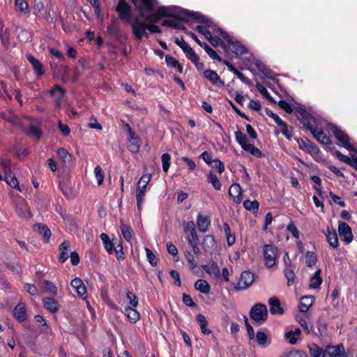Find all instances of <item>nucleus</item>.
Here are the masks:
<instances>
[{
    "instance_id": "obj_38",
    "label": "nucleus",
    "mask_w": 357,
    "mask_h": 357,
    "mask_svg": "<svg viewBox=\"0 0 357 357\" xmlns=\"http://www.w3.org/2000/svg\"><path fill=\"white\" fill-rule=\"evenodd\" d=\"M196 320L199 324L202 333L204 335H208L211 333V331L210 329H208L206 328L208 325V321L206 320V317L202 314H199L196 316Z\"/></svg>"
},
{
    "instance_id": "obj_1",
    "label": "nucleus",
    "mask_w": 357,
    "mask_h": 357,
    "mask_svg": "<svg viewBox=\"0 0 357 357\" xmlns=\"http://www.w3.org/2000/svg\"><path fill=\"white\" fill-rule=\"evenodd\" d=\"M158 13L161 17H172L182 22H189L190 20H195L206 26H212V21L203 16L201 13L183 10L174 6H160L158 8Z\"/></svg>"
},
{
    "instance_id": "obj_51",
    "label": "nucleus",
    "mask_w": 357,
    "mask_h": 357,
    "mask_svg": "<svg viewBox=\"0 0 357 357\" xmlns=\"http://www.w3.org/2000/svg\"><path fill=\"white\" fill-rule=\"evenodd\" d=\"M243 206L248 211H257L259 209V204L256 200L246 199L243 202Z\"/></svg>"
},
{
    "instance_id": "obj_31",
    "label": "nucleus",
    "mask_w": 357,
    "mask_h": 357,
    "mask_svg": "<svg viewBox=\"0 0 357 357\" xmlns=\"http://www.w3.org/2000/svg\"><path fill=\"white\" fill-rule=\"evenodd\" d=\"M335 155L340 161L351 165L357 170V156H353L352 158L350 159L348 156L343 155L339 151H335Z\"/></svg>"
},
{
    "instance_id": "obj_8",
    "label": "nucleus",
    "mask_w": 357,
    "mask_h": 357,
    "mask_svg": "<svg viewBox=\"0 0 357 357\" xmlns=\"http://www.w3.org/2000/svg\"><path fill=\"white\" fill-rule=\"evenodd\" d=\"M125 128L128 132V149L132 153H138L141 146L139 137L135 132L129 124L126 123Z\"/></svg>"
},
{
    "instance_id": "obj_37",
    "label": "nucleus",
    "mask_w": 357,
    "mask_h": 357,
    "mask_svg": "<svg viewBox=\"0 0 357 357\" xmlns=\"http://www.w3.org/2000/svg\"><path fill=\"white\" fill-rule=\"evenodd\" d=\"M146 190L143 187H137L136 190V199H137V206L139 211H141L142 208V205L144 201V197L146 195Z\"/></svg>"
},
{
    "instance_id": "obj_19",
    "label": "nucleus",
    "mask_w": 357,
    "mask_h": 357,
    "mask_svg": "<svg viewBox=\"0 0 357 357\" xmlns=\"http://www.w3.org/2000/svg\"><path fill=\"white\" fill-rule=\"evenodd\" d=\"M16 211L18 215L22 218L27 219L31 216L28 205L24 199H20L17 202Z\"/></svg>"
},
{
    "instance_id": "obj_25",
    "label": "nucleus",
    "mask_w": 357,
    "mask_h": 357,
    "mask_svg": "<svg viewBox=\"0 0 357 357\" xmlns=\"http://www.w3.org/2000/svg\"><path fill=\"white\" fill-rule=\"evenodd\" d=\"M197 224L199 231L206 232L208 229L211 221L208 217L199 213L197 217Z\"/></svg>"
},
{
    "instance_id": "obj_32",
    "label": "nucleus",
    "mask_w": 357,
    "mask_h": 357,
    "mask_svg": "<svg viewBox=\"0 0 357 357\" xmlns=\"http://www.w3.org/2000/svg\"><path fill=\"white\" fill-rule=\"evenodd\" d=\"M15 8L17 12L20 14L29 15V8L28 2L26 0H15Z\"/></svg>"
},
{
    "instance_id": "obj_36",
    "label": "nucleus",
    "mask_w": 357,
    "mask_h": 357,
    "mask_svg": "<svg viewBox=\"0 0 357 357\" xmlns=\"http://www.w3.org/2000/svg\"><path fill=\"white\" fill-rule=\"evenodd\" d=\"M195 288L196 290L204 294H208L211 290L210 284L205 280L202 279H199L195 282Z\"/></svg>"
},
{
    "instance_id": "obj_28",
    "label": "nucleus",
    "mask_w": 357,
    "mask_h": 357,
    "mask_svg": "<svg viewBox=\"0 0 357 357\" xmlns=\"http://www.w3.org/2000/svg\"><path fill=\"white\" fill-rule=\"evenodd\" d=\"M307 348L311 357H326V350L315 343L308 344Z\"/></svg>"
},
{
    "instance_id": "obj_64",
    "label": "nucleus",
    "mask_w": 357,
    "mask_h": 357,
    "mask_svg": "<svg viewBox=\"0 0 357 357\" xmlns=\"http://www.w3.org/2000/svg\"><path fill=\"white\" fill-rule=\"evenodd\" d=\"M151 179V174H144L142 176H141L140 179L139 180L137 183V187H143L144 188H146L147 185L150 182Z\"/></svg>"
},
{
    "instance_id": "obj_54",
    "label": "nucleus",
    "mask_w": 357,
    "mask_h": 357,
    "mask_svg": "<svg viewBox=\"0 0 357 357\" xmlns=\"http://www.w3.org/2000/svg\"><path fill=\"white\" fill-rule=\"evenodd\" d=\"M161 160L162 163V170L165 173H167L170 167L171 155L167 153H163L161 156Z\"/></svg>"
},
{
    "instance_id": "obj_15",
    "label": "nucleus",
    "mask_w": 357,
    "mask_h": 357,
    "mask_svg": "<svg viewBox=\"0 0 357 357\" xmlns=\"http://www.w3.org/2000/svg\"><path fill=\"white\" fill-rule=\"evenodd\" d=\"M309 130L313 135L314 137L322 144L328 145L331 144L330 137L327 136V135L323 130L313 126L311 128V129H309Z\"/></svg>"
},
{
    "instance_id": "obj_21",
    "label": "nucleus",
    "mask_w": 357,
    "mask_h": 357,
    "mask_svg": "<svg viewBox=\"0 0 357 357\" xmlns=\"http://www.w3.org/2000/svg\"><path fill=\"white\" fill-rule=\"evenodd\" d=\"M204 77L215 85H224V82L221 80L218 73L212 70H206L203 73Z\"/></svg>"
},
{
    "instance_id": "obj_49",
    "label": "nucleus",
    "mask_w": 357,
    "mask_h": 357,
    "mask_svg": "<svg viewBox=\"0 0 357 357\" xmlns=\"http://www.w3.org/2000/svg\"><path fill=\"white\" fill-rule=\"evenodd\" d=\"M59 156L63 160L64 163H69L71 162L73 156L68 153L67 149L64 148H59L57 150Z\"/></svg>"
},
{
    "instance_id": "obj_5",
    "label": "nucleus",
    "mask_w": 357,
    "mask_h": 357,
    "mask_svg": "<svg viewBox=\"0 0 357 357\" xmlns=\"http://www.w3.org/2000/svg\"><path fill=\"white\" fill-rule=\"evenodd\" d=\"M263 257L265 265L268 268H272L276 264L277 259L280 257V252L278 248L273 245L265 244L263 247Z\"/></svg>"
},
{
    "instance_id": "obj_52",
    "label": "nucleus",
    "mask_w": 357,
    "mask_h": 357,
    "mask_svg": "<svg viewBox=\"0 0 357 357\" xmlns=\"http://www.w3.org/2000/svg\"><path fill=\"white\" fill-rule=\"evenodd\" d=\"M284 275L287 280V285L291 286L294 282L295 274L291 268L285 267L284 271Z\"/></svg>"
},
{
    "instance_id": "obj_29",
    "label": "nucleus",
    "mask_w": 357,
    "mask_h": 357,
    "mask_svg": "<svg viewBox=\"0 0 357 357\" xmlns=\"http://www.w3.org/2000/svg\"><path fill=\"white\" fill-rule=\"evenodd\" d=\"M314 302V297L312 296H302L300 300L298 305L299 310L301 312H306L308 311L310 306Z\"/></svg>"
},
{
    "instance_id": "obj_53",
    "label": "nucleus",
    "mask_w": 357,
    "mask_h": 357,
    "mask_svg": "<svg viewBox=\"0 0 357 357\" xmlns=\"http://www.w3.org/2000/svg\"><path fill=\"white\" fill-rule=\"evenodd\" d=\"M306 257V264L308 267H312L314 266L317 261L316 255L310 251H307L305 254Z\"/></svg>"
},
{
    "instance_id": "obj_45",
    "label": "nucleus",
    "mask_w": 357,
    "mask_h": 357,
    "mask_svg": "<svg viewBox=\"0 0 357 357\" xmlns=\"http://www.w3.org/2000/svg\"><path fill=\"white\" fill-rule=\"evenodd\" d=\"M36 227L39 234L43 236L45 241L48 242L51 236L50 229L46 225L43 224H38Z\"/></svg>"
},
{
    "instance_id": "obj_57",
    "label": "nucleus",
    "mask_w": 357,
    "mask_h": 357,
    "mask_svg": "<svg viewBox=\"0 0 357 357\" xmlns=\"http://www.w3.org/2000/svg\"><path fill=\"white\" fill-rule=\"evenodd\" d=\"M317 327L318 333H317L315 332L314 335H316L317 336L322 337L326 334L327 324L325 322L321 321H317Z\"/></svg>"
},
{
    "instance_id": "obj_34",
    "label": "nucleus",
    "mask_w": 357,
    "mask_h": 357,
    "mask_svg": "<svg viewBox=\"0 0 357 357\" xmlns=\"http://www.w3.org/2000/svg\"><path fill=\"white\" fill-rule=\"evenodd\" d=\"M100 239L102 241L104 245V248L107 250L109 254L113 253V248L115 246L116 243L112 242L109 236L105 233H102L100 236Z\"/></svg>"
},
{
    "instance_id": "obj_30",
    "label": "nucleus",
    "mask_w": 357,
    "mask_h": 357,
    "mask_svg": "<svg viewBox=\"0 0 357 357\" xmlns=\"http://www.w3.org/2000/svg\"><path fill=\"white\" fill-rule=\"evenodd\" d=\"M70 248V243L67 241H64L59 248L60 255L59 260L61 263H64L68 258V251Z\"/></svg>"
},
{
    "instance_id": "obj_61",
    "label": "nucleus",
    "mask_w": 357,
    "mask_h": 357,
    "mask_svg": "<svg viewBox=\"0 0 357 357\" xmlns=\"http://www.w3.org/2000/svg\"><path fill=\"white\" fill-rule=\"evenodd\" d=\"M284 337L290 344H296L297 341L300 339L298 336L296 335V334L293 333V330L285 333Z\"/></svg>"
},
{
    "instance_id": "obj_26",
    "label": "nucleus",
    "mask_w": 357,
    "mask_h": 357,
    "mask_svg": "<svg viewBox=\"0 0 357 357\" xmlns=\"http://www.w3.org/2000/svg\"><path fill=\"white\" fill-rule=\"evenodd\" d=\"M326 353L331 357H340L344 353V348L342 344L336 346L328 345L326 348Z\"/></svg>"
},
{
    "instance_id": "obj_14",
    "label": "nucleus",
    "mask_w": 357,
    "mask_h": 357,
    "mask_svg": "<svg viewBox=\"0 0 357 357\" xmlns=\"http://www.w3.org/2000/svg\"><path fill=\"white\" fill-rule=\"evenodd\" d=\"M26 57L27 60L31 63L36 75L37 77L42 76L45 73V68L43 64L31 54H27Z\"/></svg>"
},
{
    "instance_id": "obj_48",
    "label": "nucleus",
    "mask_w": 357,
    "mask_h": 357,
    "mask_svg": "<svg viewBox=\"0 0 357 357\" xmlns=\"http://www.w3.org/2000/svg\"><path fill=\"white\" fill-rule=\"evenodd\" d=\"M296 321L301 324V326L303 328L304 331L307 334H315V331L312 330V326H309L306 320L301 317L300 315L296 316Z\"/></svg>"
},
{
    "instance_id": "obj_17",
    "label": "nucleus",
    "mask_w": 357,
    "mask_h": 357,
    "mask_svg": "<svg viewBox=\"0 0 357 357\" xmlns=\"http://www.w3.org/2000/svg\"><path fill=\"white\" fill-rule=\"evenodd\" d=\"M268 305H270V312L271 314H282L284 310L280 305V301L276 296H273L268 300Z\"/></svg>"
},
{
    "instance_id": "obj_4",
    "label": "nucleus",
    "mask_w": 357,
    "mask_h": 357,
    "mask_svg": "<svg viewBox=\"0 0 357 357\" xmlns=\"http://www.w3.org/2000/svg\"><path fill=\"white\" fill-rule=\"evenodd\" d=\"M211 28L214 33H217L219 36H222L227 43L229 48L236 55H242L246 53V47L238 41H234L232 38L229 34L218 27L216 24L212 22V26H208Z\"/></svg>"
},
{
    "instance_id": "obj_44",
    "label": "nucleus",
    "mask_w": 357,
    "mask_h": 357,
    "mask_svg": "<svg viewBox=\"0 0 357 357\" xmlns=\"http://www.w3.org/2000/svg\"><path fill=\"white\" fill-rule=\"evenodd\" d=\"M207 180L216 190H221L222 184L217 176L213 172H210L208 173Z\"/></svg>"
},
{
    "instance_id": "obj_50",
    "label": "nucleus",
    "mask_w": 357,
    "mask_h": 357,
    "mask_svg": "<svg viewBox=\"0 0 357 357\" xmlns=\"http://www.w3.org/2000/svg\"><path fill=\"white\" fill-rule=\"evenodd\" d=\"M162 26H168L172 27L173 29H178V30H186L185 26L181 23H178L177 22L170 20H166L163 21Z\"/></svg>"
},
{
    "instance_id": "obj_47",
    "label": "nucleus",
    "mask_w": 357,
    "mask_h": 357,
    "mask_svg": "<svg viewBox=\"0 0 357 357\" xmlns=\"http://www.w3.org/2000/svg\"><path fill=\"white\" fill-rule=\"evenodd\" d=\"M223 227H224V231H225L226 236H227V245L229 246H231L236 242L235 234H232L231 232L230 227H229L228 223L225 222L224 225H223Z\"/></svg>"
},
{
    "instance_id": "obj_24",
    "label": "nucleus",
    "mask_w": 357,
    "mask_h": 357,
    "mask_svg": "<svg viewBox=\"0 0 357 357\" xmlns=\"http://www.w3.org/2000/svg\"><path fill=\"white\" fill-rule=\"evenodd\" d=\"M202 268L213 278H219L220 275L219 267L215 261H211L209 264L202 265Z\"/></svg>"
},
{
    "instance_id": "obj_18",
    "label": "nucleus",
    "mask_w": 357,
    "mask_h": 357,
    "mask_svg": "<svg viewBox=\"0 0 357 357\" xmlns=\"http://www.w3.org/2000/svg\"><path fill=\"white\" fill-rule=\"evenodd\" d=\"M0 39L2 45L8 48L10 45V31L6 27L1 19H0Z\"/></svg>"
},
{
    "instance_id": "obj_11",
    "label": "nucleus",
    "mask_w": 357,
    "mask_h": 357,
    "mask_svg": "<svg viewBox=\"0 0 357 357\" xmlns=\"http://www.w3.org/2000/svg\"><path fill=\"white\" fill-rule=\"evenodd\" d=\"M298 119L309 130L313 126L312 121H314L313 116L308 113L304 107H298L296 108Z\"/></svg>"
},
{
    "instance_id": "obj_9",
    "label": "nucleus",
    "mask_w": 357,
    "mask_h": 357,
    "mask_svg": "<svg viewBox=\"0 0 357 357\" xmlns=\"http://www.w3.org/2000/svg\"><path fill=\"white\" fill-rule=\"evenodd\" d=\"M331 130L335 137L342 144V146L349 151L356 152L354 147L349 143V136L337 126L331 125Z\"/></svg>"
},
{
    "instance_id": "obj_33",
    "label": "nucleus",
    "mask_w": 357,
    "mask_h": 357,
    "mask_svg": "<svg viewBox=\"0 0 357 357\" xmlns=\"http://www.w3.org/2000/svg\"><path fill=\"white\" fill-rule=\"evenodd\" d=\"M135 307H125V315L132 323H136L140 319V315L138 311L134 309Z\"/></svg>"
},
{
    "instance_id": "obj_59",
    "label": "nucleus",
    "mask_w": 357,
    "mask_h": 357,
    "mask_svg": "<svg viewBox=\"0 0 357 357\" xmlns=\"http://www.w3.org/2000/svg\"><path fill=\"white\" fill-rule=\"evenodd\" d=\"M126 297H127V299L129 301V304H130L129 307H136L137 306L138 298L134 293H132L131 291H128L126 294Z\"/></svg>"
},
{
    "instance_id": "obj_46",
    "label": "nucleus",
    "mask_w": 357,
    "mask_h": 357,
    "mask_svg": "<svg viewBox=\"0 0 357 357\" xmlns=\"http://www.w3.org/2000/svg\"><path fill=\"white\" fill-rule=\"evenodd\" d=\"M321 270L318 269L314 275L310 279V287L311 289H317L322 283V279L321 277Z\"/></svg>"
},
{
    "instance_id": "obj_43",
    "label": "nucleus",
    "mask_w": 357,
    "mask_h": 357,
    "mask_svg": "<svg viewBox=\"0 0 357 357\" xmlns=\"http://www.w3.org/2000/svg\"><path fill=\"white\" fill-rule=\"evenodd\" d=\"M165 62L169 67L176 68L178 73H182L183 67L174 57L171 55H167L165 56Z\"/></svg>"
},
{
    "instance_id": "obj_42",
    "label": "nucleus",
    "mask_w": 357,
    "mask_h": 357,
    "mask_svg": "<svg viewBox=\"0 0 357 357\" xmlns=\"http://www.w3.org/2000/svg\"><path fill=\"white\" fill-rule=\"evenodd\" d=\"M121 230L124 238L130 242L133 238L134 231L130 226L123 222L121 223Z\"/></svg>"
},
{
    "instance_id": "obj_55",
    "label": "nucleus",
    "mask_w": 357,
    "mask_h": 357,
    "mask_svg": "<svg viewBox=\"0 0 357 357\" xmlns=\"http://www.w3.org/2000/svg\"><path fill=\"white\" fill-rule=\"evenodd\" d=\"M256 88L258 90V91L263 95L266 99L268 100L275 102V100L272 98V96L270 95L267 89L264 86L261 84L259 82H257L256 84Z\"/></svg>"
},
{
    "instance_id": "obj_23",
    "label": "nucleus",
    "mask_w": 357,
    "mask_h": 357,
    "mask_svg": "<svg viewBox=\"0 0 357 357\" xmlns=\"http://www.w3.org/2000/svg\"><path fill=\"white\" fill-rule=\"evenodd\" d=\"M13 316L19 321H24L26 319V311L23 303H20L13 310Z\"/></svg>"
},
{
    "instance_id": "obj_2",
    "label": "nucleus",
    "mask_w": 357,
    "mask_h": 357,
    "mask_svg": "<svg viewBox=\"0 0 357 357\" xmlns=\"http://www.w3.org/2000/svg\"><path fill=\"white\" fill-rule=\"evenodd\" d=\"M135 6V9L139 13V15L136 17H140L146 24L156 23L161 17L158 13V9L153 13L146 15V11L151 12L153 9V3L152 0H130Z\"/></svg>"
},
{
    "instance_id": "obj_22",
    "label": "nucleus",
    "mask_w": 357,
    "mask_h": 357,
    "mask_svg": "<svg viewBox=\"0 0 357 357\" xmlns=\"http://www.w3.org/2000/svg\"><path fill=\"white\" fill-rule=\"evenodd\" d=\"M326 237L327 242L332 248H336L338 247V237L335 229H330V228L328 227Z\"/></svg>"
},
{
    "instance_id": "obj_62",
    "label": "nucleus",
    "mask_w": 357,
    "mask_h": 357,
    "mask_svg": "<svg viewBox=\"0 0 357 357\" xmlns=\"http://www.w3.org/2000/svg\"><path fill=\"white\" fill-rule=\"evenodd\" d=\"M186 57L195 65L199 60V56L195 52L194 50L191 48L185 53Z\"/></svg>"
},
{
    "instance_id": "obj_39",
    "label": "nucleus",
    "mask_w": 357,
    "mask_h": 357,
    "mask_svg": "<svg viewBox=\"0 0 357 357\" xmlns=\"http://www.w3.org/2000/svg\"><path fill=\"white\" fill-rule=\"evenodd\" d=\"M4 180L11 188L20 190L18 180L13 172L4 174Z\"/></svg>"
},
{
    "instance_id": "obj_41",
    "label": "nucleus",
    "mask_w": 357,
    "mask_h": 357,
    "mask_svg": "<svg viewBox=\"0 0 357 357\" xmlns=\"http://www.w3.org/2000/svg\"><path fill=\"white\" fill-rule=\"evenodd\" d=\"M303 146L305 148L306 151L311 155H317L320 153L319 149L314 144L310 142L307 139H302Z\"/></svg>"
},
{
    "instance_id": "obj_40",
    "label": "nucleus",
    "mask_w": 357,
    "mask_h": 357,
    "mask_svg": "<svg viewBox=\"0 0 357 357\" xmlns=\"http://www.w3.org/2000/svg\"><path fill=\"white\" fill-rule=\"evenodd\" d=\"M225 63L228 66L230 71H231L235 75L237 76L243 83L250 85L251 81L249 78L246 77L241 72L235 68L233 66L229 63L227 61H225Z\"/></svg>"
},
{
    "instance_id": "obj_60",
    "label": "nucleus",
    "mask_w": 357,
    "mask_h": 357,
    "mask_svg": "<svg viewBox=\"0 0 357 357\" xmlns=\"http://www.w3.org/2000/svg\"><path fill=\"white\" fill-rule=\"evenodd\" d=\"M45 287L47 291L50 293L52 296L57 294V287L49 280L44 281Z\"/></svg>"
},
{
    "instance_id": "obj_20",
    "label": "nucleus",
    "mask_w": 357,
    "mask_h": 357,
    "mask_svg": "<svg viewBox=\"0 0 357 357\" xmlns=\"http://www.w3.org/2000/svg\"><path fill=\"white\" fill-rule=\"evenodd\" d=\"M43 303L45 308L53 314L57 312L60 308L58 301L51 297L44 298Z\"/></svg>"
},
{
    "instance_id": "obj_56",
    "label": "nucleus",
    "mask_w": 357,
    "mask_h": 357,
    "mask_svg": "<svg viewBox=\"0 0 357 357\" xmlns=\"http://www.w3.org/2000/svg\"><path fill=\"white\" fill-rule=\"evenodd\" d=\"M94 175H95V177H96V180H97L98 185H102V183H103L105 175H104V173H103V172L102 170V168L99 165H97L95 167V169H94Z\"/></svg>"
},
{
    "instance_id": "obj_16",
    "label": "nucleus",
    "mask_w": 357,
    "mask_h": 357,
    "mask_svg": "<svg viewBox=\"0 0 357 357\" xmlns=\"http://www.w3.org/2000/svg\"><path fill=\"white\" fill-rule=\"evenodd\" d=\"M229 195L234 202L240 204L243 200V192L241 185L237 183H233L229 189Z\"/></svg>"
},
{
    "instance_id": "obj_35",
    "label": "nucleus",
    "mask_w": 357,
    "mask_h": 357,
    "mask_svg": "<svg viewBox=\"0 0 357 357\" xmlns=\"http://www.w3.org/2000/svg\"><path fill=\"white\" fill-rule=\"evenodd\" d=\"M1 117L6 121L15 126H21L20 119L13 112L9 111L1 114Z\"/></svg>"
},
{
    "instance_id": "obj_63",
    "label": "nucleus",
    "mask_w": 357,
    "mask_h": 357,
    "mask_svg": "<svg viewBox=\"0 0 357 357\" xmlns=\"http://www.w3.org/2000/svg\"><path fill=\"white\" fill-rule=\"evenodd\" d=\"M41 133L40 129L36 126H31L29 130V135L36 138L37 140L40 139Z\"/></svg>"
},
{
    "instance_id": "obj_6",
    "label": "nucleus",
    "mask_w": 357,
    "mask_h": 357,
    "mask_svg": "<svg viewBox=\"0 0 357 357\" xmlns=\"http://www.w3.org/2000/svg\"><path fill=\"white\" fill-rule=\"evenodd\" d=\"M234 134L236 142L243 150L250 153L257 158H261L263 156L261 151L253 144L249 143L247 137L241 130H236Z\"/></svg>"
},
{
    "instance_id": "obj_3",
    "label": "nucleus",
    "mask_w": 357,
    "mask_h": 357,
    "mask_svg": "<svg viewBox=\"0 0 357 357\" xmlns=\"http://www.w3.org/2000/svg\"><path fill=\"white\" fill-rule=\"evenodd\" d=\"M151 33H160V28L155 24H148L140 17H135L132 22V31L137 40H141L144 36L148 38L146 31Z\"/></svg>"
},
{
    "instance_id": "obj_58",
    "label": "nucleus",
    "mask_w": 357,
    "mask_h": 357,
    "mask_svg": "<svg viewBox=\"0 0 357 357\" xmlns=\"http://www.w3.org/2000/svg\"><path fill=\"white\" fill-rule=\"evenodd\" d=\"M113 252H115V255L119 260L124 259L123 246L120 241H118V243H116L113 248Z\"/></svg>"
},
{
    "instance_id": "obj_12",
    "label": "nucleus",
    "mask_w": 357,
    "mask_h": 357,
    "mask_svg": "<svg viewBox=\"0 0 357 357\" xmlns=\"http://www.w3.org/2000/svg\"><path fill=\"white\" fill-rule=\"evenodd\" d=\"M254 280L253 273L250 271H243L241 273L239 282L235 286V289L239 291L249 287L253 283Z\"/></svg>"
},
{
    "instance_id": "obj_10",
    "label": "nucleus",
    "mask_w": 357,
    "mask_h": 357,
    "mask_svg": "<svg viewBox=\"0 0 357 357\" xmlns=\"http://www.w3.org/2000/svg\"><path fill=\"white\" fill-rule=\"evenodd\" d=\"M118 13L119 18L127 22L131 23V8L128 4L126 0H119L116 9Z\"/></svg>"
},
{
    "instance_id": "obj_27",
    "label": "nucleus",
    "mask_w": 357,
    "mask_h": 357,
    "mask_svg": "<svg viewBox=\"0 0 357 357\" xmlns=\"http://www.w3.org/2000/svg\"><path fill=\"white\" fill-rule=\"evenodd\" d=\"M71 286L80 297H84L86 294V287L81 279L77 278L73 279L71 281Z\"/></svg>"
},
{
    "instance_id": "obj_13",
    "label": "nucleus",
    "mask_w": 357,
    "mask_h": 357,
    "mask_svg": "<svg viewBox=\"0 0 357 357\" xmlns=\"http://www.w3.org/2000/svg\"><path fill=\"white\" fill-rule=\"evenodd\" d=\"M338 232L341 240L346 243H350L353 240V234L351 227L346 222H341L338 225Z\"/></svg>"
},
{
    "instance_id": "obj_7",
    "label": "nucleus",
    "mask_w": 357,
    "mask_h": 357,
    "mask_svg": "<svg viewBox=\"0 0 357 357\" xmlns=\"http://www.w3.org/2000/svg\"><path fill=\"white\" fill-rule=\"evenodd\" d=\"M250 318L259 324L264 322L268 318V309L265 304L259 303L253 305L250 312Z\"/></svg>"
}]
</instances>
